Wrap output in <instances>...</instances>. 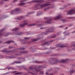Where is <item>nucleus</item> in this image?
<instances>
[{"mask_svg":"<svg viewBox=\"0 0 75 75\" xmlns=\"http://www.w3.org/2000/svg\"><path fill=\"white\" fill-rule=\"evenodd\" d=\"M75 8L72 9V10L68 12V13L67 14V15H71L73 14H75Z\"/></svg>","mask_w":75,"mask_h":75,"instance_id":"obj_1","label":"nucleus"},{"mask_svg":"<svg viewBox=\"0 0 75 75\" xmlns=\"http://www.w3.org/2000/svg\"><path fill=\"white\" fill-rule=\"evenodd\" d=\"M29 69H32V72H38L40 71V70L35 68L34 69V68L32 67H29Z\"/></svg>","mask_w":75,"mask_h":75,"instance_id":"obj_2","label":"nucleus"},{"mask_svg":"<svg viewBox=\"0 0 75 75\" xmlns=\"http://www.w3.org/2000/svg\"><path fill=\"white\" fill-rule=\"evenodd\" d=\"M74 72H75V71L74 70V68H73V67H71L70 68V70L69 72H68V73L72 74H73V73H74Z\"/></svg>","mask_w":75,"mask_h":75,"instance_id":"obj_3","label":"nucleus"},{"mask_svg":"<svg viewBox=\"0 0 75 75\" xmlns=\"http://www.w3.org/2000/svg\"><path fill=\"white\" fill-rule=\"evenodd\" d=\"M52 41H53V40H52L50 41L46 42L42 44V46H44V45H48V44H50V42H52Z\"/></svg>","mask_w":75,"mask_h":75,"instance_id":"obj_4","label":"nucleus"},{"mask_svg":"<svg viewBox=\"0 0 75 75\" xmlns=\"http://www.w3.org/2000/svg\"><path fill=\"white\" fill-rule=\"evenodd\" d=\"M61 17H62V16H61V15H59L57 16L56 17L54 18L53 19L54 20H59V19L60 18H61Z\"/></svg>","mask_w":75,"mask_h":75,"instance_id":"obj_5","label":"nucleus"},{"mask_svg":"<svg viewBox=\"0 0 75 75\" xmlns=\"http://www.w3.org/2000/svg\"><path fill=\"white\" fill-rule=\"evenodd\" d=\"M31 3H42L43 2V1L42 0H40L39 1H38V0H36V1L33 0V2H31Z\"/></svg>","mask_w":75,"mask_h":75,"instance_id":"obj_6","label":"nucleus"},{"mask_svg":"<svg viewBox=\"0 0 75 75\" xmlns=\"http://www.w3.org/2000/svg\"><path fill=\"white\" fill-rule=\"evenodd\" d=\"M53 30H54L53 28H50L48 29L47 30V32L48 33H51V32H52Z\"/></svg>","mask_w":75,"mask_h":75,"instance_id":"obj_7","label":"nucleus"},{"mask_svg":"<svg viewBox=\"0 0 75 75\" xmlns=\"http://www.w3.org/2000/svg\"><path fill=\"white\" fill-rule=\"evenodd\" d=\"M49 5H50V4H42L40 6V7L41 8H42V7H44L45 6H49Z\"/></svg>","mask_w":75,"mask_h":75,"instance_id":"obj_8","label":"nucleus"},{"mask_svg":"<svg viewBox=\"0 0 75 75\" xmlns=\"http://www.w3.org/2000/svg\"><path fill=\"white\" fill-rule=\"evenodd\" d=\"M57 47H60L61 48H62V47H65V46H64V45L63 44H59L57 45Z\"/></svg>","mask_w":75,"mask_h":75,"instance_id":"obj_9","label":"nucleus"},{"mask_svg":"<svg viewBox=\"0 0 75 75\" xmlns=\"http://www.w3.org/2000/svg\"><path fill=\"white\" fill-rule=\"evenodd\" d=\"M44 19H45V20H47L49 21H51V20L52 19V18H45Z\"/></svg>","mask_w":75,"mask_h":75,"instance_id":"obj_10","label":"nucleus"},{"mask_svg":"<svg viewBox=\"0 0 75 75\" xmlns=\"http://www.w3.org/2000/svg\"><path fill=\"white\" fill-rule=\"evenodd\" d=\"M27 24H28V23H24L22 25H20V26L22 27V28H23V27H24V25H27Z\"/></svg>","mask_w":75,"mask_h":75,"instance_id":"obj_11","label":"nucleus"},{"mask_svg":"<svg viewBox=\"0 0 75 75\" xmlns=\"http://www.w3.org/2000/svg\"><path fill=\"white\" fill-rule=\"evenodd\" d=\"M34 63H36L37 64H41V63H42V62H40L37 61H35L34 62Z\"/></svg>","mask_w":75,"mask_h":75,"instance_id":"obj_12","label":"nucleus"},{"mask_svg":"<svg viewBox=\"0 0 75 75\" xmlns=\"http://www.w3.org/2000/svg\"><path fill=\"white\" fill-rule=\"evenodd\" d=\"M16 72H17L16 71H11V72H9L8 73H5L4 74V75H6V74H10V73H11V74H14V73H16Z\"/></svg>","mask_w":75,"mask_h":75,"instance_id":"obj_13","label":"nucleus"},{"mask_svg":"<svg viewBox=\"0 0 75 75\" xmlns=\"http://www.w3.org/2000/svg\"><path fill=\"white\" fill-rule=\"evenodd\" d=\"M20 53L21 54H27V53H28V52L27 51H21L20 52Z\"/></svg>","mask_w":75,"mask_h":75,"instance_id":"obj_14","label":"nucleus"},{"mask_svg":"<svg viewBox=\"0 0 75 75\" xmlns=\"http://www.w3.org/2000/svg\"><path fill=\"white\" fill-rule=\"evenodd\" d=\"M26 3H30V2H27L26 3H21L18 4V6H22V5H24V4H25Z\"/></svg>","mask_w":75,"mask_h":75,"instance_id":"obj_15","label":"nucleus"},{"mask_svg":"<svg viewBox=\"0 0 75 75\" xmlns=\"http://www.w3.org/2000/svg\"><path fill=\"white\" fill-rule=\"evenodd\" d=\"M7 49H5L2 51V52H10V51H7Z\"/></svg>","mask_w":75,"mask_h":75,"instance_id":"obj_16","label":"nucleus"},{"mask_svg":"<svg viewBox=\"0 0 75 75\" xmlns=\"http://www.w3.org/2000/svg\"><path fill=\"white\" fill-rule=\"evenodd\" d=\"M40 38H38L37 39H32V41H38V40H40Z\"/></svg>","mask_w":75,"mask_h":75,"instance_id":"obj_17","label":"nucleus"},{"mask_svg":"<svg viewBox=\"0 0 75 75\" xmlns=\"http://www.w3.org/2000/svg\"><path fill=\"white\" fill-rule=\"evenodd\" d=\"M21 18H17V20H21V19H23V18H24V16H20Z\"/></svg>","mask_w":75,"mask_h":75,"instance_id":"obj_18","label":"nucleus"},{"mask_svg":"<svg viewBox=\"0 0 75 75\" xmlns=\"http://www.w3.org/2000/svg\"><path fill=\"white\" fill-rule=\"evenodd\" d=\"M36 25V24L33 23V24H29V25H28V26H34V25Z\"/></svg>","mask_w":75,"mask_h":75,"instance_id":"obj_19","label":"nucleus"},{"mask_svg":"<svg viewBox=\"0 0 75 75\" xmlns=\"http://www.w3.org/2000/svg\"><path fill=\"white\" fill-rule=\"evenodd\" d=\"M67 59L65 60H61V62H65L67 61Z\"/></svg>","mask_w":75,"mask_h":75,"instance_id":"obj_20","label":"nucleus"},{"mask_svg":"<svg viewBox=\"0 0 75 75\" xmlns=\"http://www.w3.org/2000/svg\"><path fill=\"white\" fill-rule=\"evenodd\" d=\"M43 68H44V67H43L41 66H39L38 67V69H42Z\"/></svg>","mask_w":75,"mask_h":75,"instance_id":"obj_21","label":"nucleus"},{"mask_svg":"<svg viewBox=\"0 0 75 75\" xmlns=\"http://www.w3.org/2000/svg\"><path fill=\"white\" fill-rule=\"evenodd\" d=\"M22 34H23V33H16V35H21Z\"/></svg>","mask_w":75,"mask_h":75,"instance_id":"obj_22","label":"nucleus"},{"mask_svg":"<svg viewBox=\"0 0 75 75\" xmlns=\"http://www.w3.org/2000/svg\"><path fill=\"white\" fill-rule=\"evenodd\" d=\"M19 28H14L12 30L13 31H17V30H18Z\"/></svg>","mask_w":75,"mask_h":75,"instance_id":"obj_23","label":"nucleus"},{"mask_svg":"<svg viewBox=\"0 0 75 75\" xmlns=\"http://www.w3.org/2000/svg\"><path fill=\"white\" fill-rule=\"evenodd\" d=\"M12 42V41H8V42H5V43H6V44H10L11 42Z\"/></svg>","mask_w":75,"mask_h":75,"instance_id":"obj_24","label":"nucleus"},{"mask_svg":"<svg viewBox=\"0 0 75 75\" xmlns=\"http://www.w3.org/2000/svg\"><path fill=\"white\" fill-rule=\"evenodd\" d=\"M45 23H46V24H51V22H50V21H46L45 22Z\"/></svg>","mask_w":75,"mask_h":75,"instance_id":"obj_25","label":"nucleus"},{"mask_svg":"<svg viewBox=\"0 0 75 75\" xmlns=\"http://www.w3.org/2000/svg\"><path fill=\"white\" fill-rule=\"evenodd\" d=\"M16 12V11H15L14 10H13L11 12V14H14V13H15Z\"/></svg>","mask_w":75,"mask_h":75,"instance_id":"obj_26","label":"nucleus"},{"mask_svg":"<svg viewBox=\"0 0 75 75\" xmlns=\"http://www.w3.org/2000/svg\"><path fill=\"white\" fill-rule=\"evenodd\" d=\"M15 63H16V64H20L21 63V62H19V61H17L15 62Z\"/></svg>","mask_w":75,"mask_h":75,"instance_id":"obj_27","label":"nucleus"},{"mask_svg":"<svg viewBox=\"0 0 75 75\" xmlns=\"http://www.w3.org/2000/svg\"><path fill=\"white\" fill-rule=\"evenodd\" d=\"M39 74H44V71H42L39 73Z\"/></svg>","mask_w":75,"mask_h":75,"instance_id":"obj_28","label":"nucleus"},{"mask_svg":"<svg viewBox=\"0 0 75 75\" xmlns=\"http://www.w3.org/2000/svg\"><path fill=\"white\" fill-rule=\"evenodd\" d=\"M15 10L16 11H19L20 10V9H19V8H16L15 9Z\"/></svg>","mask_w":75,"mask_h":75,"instance_id":"obj_29","label":"nucleus"},{"mask_svg":"<svg viewBox=\"0 0 75 75\" xmlns=\"http://www.w3.org/2000/svg\"><path fill=\"white\" fill-rule=\"evenodd\" d=\"M23 1L20 0V1L21 2H24V1H27L28 0H23Z\"/></svg>","mask_w":75,"mask_h":75,"instance_id":"obj_30","label":"nucleus"},{"mask_svg":"<svg viewBox=\"0 0 75 75\" xmlns=\"http://www.w3.org/2000/svg\"><path fill=\"white\" fill-rule=\"evenodd\" d=\"M64 25H62L61 26H59V27H60V28H63V27H64Z\"/></svg>","mask_w":75,"mask_h":75,"instance_id":"obj_31","label":"nucleus"},{"mask_svg":"<svg viewBox=\"0 0 75 75\" xmlns=\"http://www.w3.org/2000/svg\"><path fill=\"white\" fill-rule=\"evenodd\" d=\"M25 48L24 47H22L20 49V50H24Z\"/></svg>","mask_w":75,"mask_h":75,"instance_id":"obj_32","label":"nucleus"},{"mask_svg":"<svg viewBox=\"0 0 75 75\" xmlns=\"http://www.w3.org/2000/svg\"><path fill=\"white\" fill-rule=\"evenodd\" d=\"M73 17H68L67 18H68V19H71V18H73Z\"/></svg>","mask_w":75,"mask_h":75,"instance_id":"obj_33","label":"nucleus"},{"mask_svg":"<svg viewBox=\"0 0 75 75\" xmlns=\"http://www.w3.org/2000/svg\"><path fill=\"white\" fill-rule=\"evenodd\" d=\"M62 21L63 23H64V22H65V21H66V20L65 19H63L62 20Z\"/></svg>","mask_w":75,"mask_h":75,"instance_id":"obj_34","label":"nucleus"},{"mask_svg":"<svg viewBox=\"0 0 75 75\" xmlns=\"http://www.w3.org/2000/svg\"><path fill=\"white\" fill-rule=\"evenodd\" d=\"M42 26V24H40L38 25V27H41Z\"/></svg>","mask_w":75,"mask_h":75,"instance_id":"obj_35","label":"nucleus"},{"mask_svg":"<svg viewBox=\"0 0 75 75\" xmlns=\"http://www.w3.org/2000/svg\"><path fill=\"white\" fill-rule=\"evenodd\" d=\"M21 74V73H20L17 72V73H15V74H16V75H18V74Z\"/></svg>","mask_w":75,"mask_h":75,"instance_id":"obj_36","label":"nucleus"},{"mask_svg":"<svg viewBox=\"0 0 75 75\" xmlns=\"http://www.w3.org/2000/svg\"><path fill=\"white\" fill-rule=\"evenodd\" d=\"M13 47L12 46H9L8 48L9 49H11V48H12Z\"/></svg>","mask_w":75,"mask_h":75,"instance_id":"obj_37","label":"nucleus"},{"mask_svg":"<svg viewBox=\"0 0 75 75\" xmlns=\"http://www.w3.org/2000/svg\"><path fill=\"white\" fill-rule=\"evenodd\" d=\"M58 62V61H57V62H56L55 63H52V64H56Z\"/></svg>","mask_w":75,"mask_h":75,"instance_id":"obj_38","label":"nucleus"},{"mask_svg":"<svg viewBox=\"0 0 75 75\" xmlns=\"http://www.w3.org/2000/svg\"><path fill=\"white\" fill-rule=\"evenodd\" d=\"M45 28H40V29L43 30V29H45Z\"/></svg>","mask_w":75,"mask_h":75,"instance_id":"obj_39","label":"nucleus"},{"mask_svg":"<svg viewBox=\"0 0 75 75\" xmlns=\"http://www.w3.org/2000/svg\"><path fill=\"white\" fill-rule=\"evenodd\" d=\"M52 38H55V37H56V35H54V36H52Z\"/></svg>","mask_w":75,"mask_h":75,"instance_id":"obj_40","label":"nucleus"},{"mask_svg":"<svg viewBox=\"0 0 75 75\" xmlns=\"http://www.w3.org/2000/svg\"><path fill=\"white\" fill-rule=\"evenodd\" d=\"M40 5H36V6H35V7H39V6Z\"/></svg>","mask_w":75,"mask_h":75,"instance_id":"obj_41","label":"nucleus"},{"mask_svg":"<svg viewBox=\"0 0 75 75\" xmlns=\"http://www.w3.org/2000/svg\"><path fill=\"white\" fill-rule=\"evenodd\" d=\"M48 32H46L45 33V35H47V34H48Z\"/></svg>","mask_w":75,"mask_h":75,"instance_id":"obj_42","label":"nucleus"},{"mask_svg":"<svg viewBox=\"0 0 75 75\" xmlns=\"http://www.w3.org/2000/svg\"><path fill=\"white\" fill-rule=\"evenodd\" d=\"M24 38L26 40H28V39H29V38Z\"/></svg>","mask_w":75,"mask_h":75,"instance_id":"obj_43","label":"nucleus"},{"mask_svg":"<svg viewBox=\"0 0 75 75\" xmlns=\"http://www.w3.org/2000/svg\"><path fill=\"white\" fill-rule=\"evenodd\" d=\"M27 20H25L23 21L24 22H27Z\"/></svg>","mask_w":75,"mask_h":75,"instance_id":"obj_44","label":"nucleus"},{"mask_svg":"<svg viewBox=\"0 0 75 75\" xmlns=\"http://www.w3.org/2000/svg\"><path fill=\"white\" fill-rule=\"evenodd\" d=\"M72 24H70L69 25V27H70L71 26H72Z\"/></svg>","mask_w":75,"mask_h":75,"instance_id":"obj_45","label":"nucleus"},{"mask_svg":"<svg viewBox=\"0 0 75 75\" xmlns=\"http://www.w3.org/2000/svg\"><path fill=\"white\" fill-rule=\"evenodd\" d=\"M21 55V54H15V55Z\"/></svg>","mask_w":75,"mask_h":75,"instance_id":"obj_46","label":"nucleus"},{"mask_svg":"<svg viewBox=\"0 0 75 75\" xmlns=\"http://www.w3.org/2000/svg\"><path fill=\"white\" fill-rule=\"evenodd\" d=\"M4 30V29H1V30L0 31V32H1V31H3Z\"/></svg>","mask_w":75,"mask_h":75,"instance_id":"obj_47","label":"nucleus"},{"mask_svg":"<svg viewBox=\"0 0 75 75\" xmlns=\"http://www.w3.org/2000/svg\"><path fill=\"white\" fill-rule=\"evenodd\" d=\"M46 75H50V74H48V73H46Z\"/></svg>","mask_w":75,"mask_h":75,"instance_id":"obj_48","label":"nucleus"},{"mask_svg":"<svg viewBox=\"0 0 75 75\" xmlns=\"http://www.w3.org/2000/svg\"><path fill=\"white\" fill-rule=\"evenodd\" d=\"M47 9H48V8H45L44 9V11H46V10Z\"/></svg>","mask_w":75,"mask_h":75,"instance_id":"obj_49","label":"nucleus"},{"mask_svg":"<svg viewBox=\"0 0 75 75\" xmlns=\"http://www.w3.org/2000/svg\"><path fill=\"white\" fill-rule=\"evenodd\" d=\"M3 3H4V2L3 1L1 3V4H3Z\"/></svg>","mask_w":75,"mask_h":75,"instance_id":"obj_50","label":"nucleus"},{"mask_svg":"<svg viewBox=\"0 0 75 75\" xmlns=\"http://www.w3.org/2000/svg\"><path fill=\"white\" fill-rule=\"evenodd\" d=\"M52 60H55V58H53L52 59Z\"/></svg>","mask_w":75,"mask_h":75,"instance_id":"obj_51","label":"nucleus"},{"mask_svg":"<svg viewBox=\"0 0 75 75\" xmlns=\"http://www.w3.org/2000/svg\"><path fill=\"white\" fill-rule=\"evenodd\" d=\"M69 33H68L66 35H69Z\"/></svg>","mask_w":75,"mask_h":75,"instance_id":"obj_52","label":"nucleus"},{"mask_svg":"<svg viewBox=\"0 0 75 75\" xmlns=\"http://www.w3.org/2000/svg\"><path fill=\"white\" fill-rule=\"evenodd\" d=\"M23 68L24 69H26V67H23Z\"/></svg>","mask_w":75,"mask_h":75,"instance_id":"obj_53","label":"nucleus"},{"mask_svg":"<svg viewBox=\"0 0 75 75\" xmlns=\"http://www.w3.org/2000/svg\"><path fill=\"white\" fill-rule=\"evenodd\" d=\"M3 35V34H1L0 33V37L1 36V35Z\"/></svg>","mask_w":75,"mask_h":75,"instance_id":"obj_54","label":"nucleus"},{"mask_svg":"<svg viewBox=\"0 0 75 75\" xmlns=\"http://www.w3.org/2000/svg\"><path fill=\"white\" fill-rule=\"evenodd\" d=\"M17 1V0H14V1H13V2H14V3H15V1Z\"/></svg>","mask_w":75,"mask_h":75,"instance_id":"obj_55","label":"nucleus"},{"mask_svg":"<svg viewBox=\"0 0 75 75\" xmlns=\"http://www.w3.org/2000/svg\"><path fill=\"white\" fill-rule=\"evenodd\" d=\"M8 35L7 34L6 35H5L4 36L5 37H7Z\"/></svg>","mask_w":75,"mask_h":75,"instance_id":"obj_56","label":"nucleus"},{"mask_svg":"<svg viewBox=\"0 0 75 75\" xmlns=\"http://www.w3.org/2000/svg\"><path fill=\"white\" fill-rule=\"evenodd\" d=\"M67 32V31H66L64 32V34H65V33H66Z\"/></svg>","mask_w":75,"mask_h":75,"instance_id":"obj_57","label":"nucleus"},{"mask_svg":"<svg viewBox=\"0 0 75 75\" xmlns=\"http://www.w3.org/2000/svg\"><path fill=\"white\" fill-rule=\"evenodd\" d=\"M31 14V13H28V15H29V14Z\"/></svg>","mask_w":75,"mask_h":75,"instance_id":"obj_58","label":"nucleus"},{"mask_svg":"<svg viewBox=\"0 0 75 75\" xmlns=\"http://www.w3.org/2000/svg\"><path fill=\"white\" fill-rule=\"evenodd\" d=\"M8 0H3V1H7Z\"/></svg>","mask_w":75,"mask_h":75,"instance_id":"obj_59","label":"nucleus"},{"mask_svg":"<svg viewBox=\"0 0 75 75\" xmlns=\"http://www.w3.org/2000/svg\"><path fill=\"white\" fill-rule=\"evenodd\" d=\"M66 29H68V28L67 27H66L65 30H66Z\"/></svg>","mask_w":75,"mask_h":75,"instance_id":"obj_60","label":"nucleus"},{"mask_svg":"<svg viewBox=\"0 0 75 75\" xmlns=\"http://www.w3.org/2000/svg\"><path fill=\"white\" fill-rule=\"evenodd\" d=\"M11 68H9L8 69V70H9V69H11Z\"/></svg>","mask_w":75,"mask_h":75,"instance_id":"obj_61","label":"nucleus"},{"mask_svg":"<svg viewBox=\"0 0 75 75\" xmlns=\"http://www.w3.org/2000/svg\"><path fill=\"white\" fill-rule=\"evenodd\" d=\"M26 44H28H28H30V43H28V42L26 43Z\"/></svg>","mask_w":75,"mask_h":75,"instance_id":"obj_62","label":"nucleus"},{"mask_svg":"<svg viewBox=\"0 0 75 75\" xmlns=\"http://www.w3.org/2000/svg\"><path fill=\"white\" fill-rule=\"evenodd\" d=\"M2 41H0V43H1V42H2Z\"/></svg>","mask_w":75,"mask_h":75,"instance_id":"obj_63","label":"nucleus"},{"mask_svg":"<svg viewBox=\"0 0 75 75\" xmlns=\"http://www.w3.org/2000/svg\"><path fill=\"white\" fill-rule=\"evenodd\" d=\"M11 68V69H12V70L13 69H13V68Z\"/></svg>","mask_w":75,"mask_h":75,"instance_id":"obj_64","label":"nucleus"}]
</instances>
